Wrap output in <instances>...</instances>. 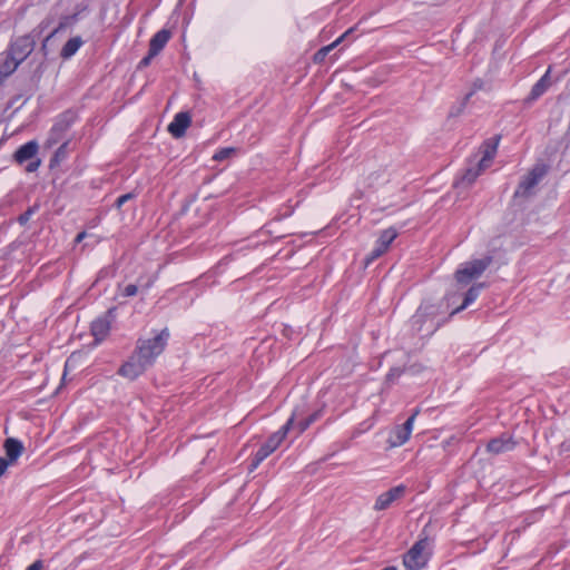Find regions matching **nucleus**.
Masks as SVG:
<instances>
[{"label":"nucleus","mask_w":570,"mask_h":570,"mask_svg":"<svg viewBox=\"0 0 570 570\" xmlns=\"http://www.w3.org/2000/svg\"><path fill=\"white\" fill-rule=\"evenodd\" d=\"M317 417V414H312L309 415L307 419L301 421L298 423V432L302 433L303 431H305Z\"/></svg>","instance_id":"29"},{"label":"nucleus","mask_w":570,"mask_h":570,"mask_svg":"<svg viewBox=\"0 0 570 570\" xmlns=\"http://www.w3.org/2000/svg\"><path fill=\"white\" fill-rule=\"evenodd\" d=\"M406 487L400 484L380 494L375 501L374 510L383 511L389 509L393 502L404 497Z\"/></svg>","instance_id":"12"},{"label":"nucleus","mask_w":570,"mask_h":570,"mask_svg":"<svg viewBox=\"0 0 570 570\" xmlns=\"http://www.w3.org/2000/svg\"><path fill=\"white\" fill-rule=\"evenodd\" d=\"M294 424V416L282 426V429L273 433L268 440L258 449L255 453L253 462L250 464V471L255 470L261 462H263L268 455H271L284 441L292 425Z\"/></svg>","instance_id":"4"},{"label":"nucleus","mask_w":570,"mask_h":570,"mask_svg":"<svg viewBox=\"0 0 570 570\" xmlns=\"http://www.w3.org/2000/svg\"><path fill=\"white\" fill-rule=\"evenodd\" d=\"M492 263L491 256H485L480 259L468 262L455 272V279L460 284H468L474 278H478Z\"/></svg>","instance_id":"6"},{"label":"nucleus","mask_w":570,"mask_h":570,"mask_svg":"<svg viewBox=\"0 0 570 570\" xmlns=\"http://www.w3.org/2000/svg\"><path fill=\"white\" fill-rule=\"evenodd\" d=\"M385 253L384 249H382L380 246H377L375 244L374 248L372 249V252L366 256L365 258V265H370L372 262H374L376 258H379L380 256H382L383 254Z\"/></svg>","instance_id":"25"},{"label":"nucleus","mask_w":570,"mask_h":570,"mask_svg":"<svg viewBox=\"0 0 570 570\" xmlns=\"http://www.w3.org/2000/svg\"><path fill=\"white\" fill-rule=\"evenodd\" d=\"M110 332V322L107 317L98 318L91 324V334L95 337V344L102 342Z\"/></svg>","instance_id":"17"},{"label":"nucleus","mask_w":570,"mask_h":570,"mask_svg":"<svg viewBox=\"0 0 570 570\" xmlns=\"http://www.w3.org/2000/svg\"><path fill=\"white\" fill-rule=\"evenodd\" d=\"M33 50V41L28 36L17 38L11 45L8 52L18 62H22Z\"/></svg>","instance_id":"11"},{"label":"nucleus","mask_w":570,"mask_h":570,"mask_svg":"<svg viewBox=\"0 0 570 570\" xmlns=\"http://www.w3.org/2000/svg\"><path fill=\"white\" fill-rule=\"evenodd\" d=\"M137 292H138L137 285L128 284L127 286H125L122 295L126 297H131V296H135L137 294Z\"/></svg>","instance_id":"32"},{"label":"nucleus","mask_w":570,"mask_h":570,"mask_svg":"<svg viewBox=\"0 0 570 570\" xmlns=\"http://www.w3.org/2000/svg\"><path fill=\"white\" fill-rule=\"evenodd\" d=\"M155 57L156 56H150V50H148V55L140 60L139 67H147Z\"/></svg>","instance_id":"35"},{"label":"nucleus","mask_w":570,"mask_h":570,"mask_svg":"<svg viewBox=\"0 0 570 570\" xmlns=\"http://www.w3.org/2000/svg\"><path fill=\"white\" fill-rule=\"evenodd\" d=\"M67 147L68 142H63L55 153L53 158L51 159V163H60L67 157Z\"/></svg>","instance_id":"26"},{"label":"nucleus","mask_w":570,"mask_h":570,"mask_svg":"<svg viewBox=\"0 0 570 570\" xmlns=\"http://www.w3.org/2000/svg\"><path fill=\"white\" fill-rule=\"evenodd\" d=\"M514 446L515 441L510 435L501 434L488 443L487 450L492 454H500L513 450Z\"/></svg>","instance_id":"14"},{"label":"nucleus","mask_w":570,"mask_h":570,"mask_svg":"<svg viewBox=\"0 0 570 570\" xmlns=\"http://www.w3.org/2000/svg\"><path fill=\"white\" fill-rule=\"evenodd\" d=\"M499 138L488 139L480 147V153L482 157L478 160H473V165L471 164L460 178L456 181V185L470 186L475 179L491 165L498 148Z\"/></svg>","instance_id":"1"},{"label":"nucleus","mask_w":570,"mask_h":570,"mask_svg":"<svg viewBox=\"0 0 570 570\" xmlns=\"http://www.w3.org/2000/svg\"><path fill=\"white\" fill-rule=\"evenodd\" d=\"M425 313L423 307H420L415 315L412 317L413 326L419 325L417 331L422 330V324L424 322Z\"/></svg>","instance_id":"27"},{"label":"nucleus","mask_w":570,"mask_h":570,"mask_svg":"<svg viewBox=\"0 0 570 570\" xmlns=\"http://www.w3.org/2000/svg\"><path fill=\"white\" fill-rule=\"evenodd\" d=\"M10 464L11 463L7 459L0 458V476L4 474Z\"/></svg>","instance_id":"34"},{"label":"nucleus","mask_w":570,"mask_h":570,"mask_svg":"<svg viewBox=\"0 0 570 570\" xmlns=\"http://www.w3.org/2000/svg\"><path fill=\"white\" fill-rule=\"evenodd\" d=\"M171 33L167 29H161L153 36L149 42L150 56H157L169 41Z\"/></svg>","instance_id":"15"},{"label":"nucleus","mask_w":570,"mask_h":570,"mask_svg":"<svg viewBox=\"0 0 570 570\" xmlns=\"http://www.w3.org/2000/svg\"><path fill=\"white\" fill-rule=\"evenodd\" d=\"M473 95V91L469 92L466 96H465V101L470 99V97Z\"/></svg>","instance_id":"39"},{"label":"nucleus","mask_w":570,"mask_h":570,"mask_svg":"<svg viewBox=\"0 0 570 570\" xmlns=\"http://www.w3.org/2000/svg\"><path fill=\"white\" fill-rule=\"evenodd\" d=\"M132 198H135V194H132V193H127V194H125V195L119 196V197L117 198V200H116V204H115V205H116V207L119 209V208H121V206H122L124 204H126L127 202L131 200Z\"/></svg>","instance_id":"31"},{"label":"nucleus","mask_w":570,"mask_h":570,"mask_svg":"<svg viewBox=\"0 0 570 570\" xmlns=\"http://www.w3.org/2000/svg\"><path fill=\"white\" fill-rule=\"evenodd\" d=\"M21 62L16 61L9 52H7L4 61L0 66V78H7L13 73Z\"/></svg>","instance_id":"22"},{"label":"nucleus","mask_w":570,"mask_h":570,"mask_svg":"<svg viewBox=\"0 0 570 570\" xmlns=\"http://www.w3.org/2000/svg\"><path fill=\"white\" fill-rule=\"evenodd\" d=\"M169 338L167 328L161 330L155 337L148 340H138L135 351L145 356L151 366L155 360L164 352Z\"/></svg>","instance_id":"3"},{"label":"nucleus","mask_w":570,"mask_h":570,"mask_svg":"<svg viewBox=\"0 0 570 570\" xmlns=\"http://www.w3.org/2000/svg\"><path fill=\"white\" fill-rule=\"evenodd\" d=\"M353 31V29H348L347 31H345L341 37H338L334 42H332L331 45L328 46H325L323 48H321L316 53H315V61H322L326 56L327 53L333 50L338 43H341L343 41L344 38H346L351 32Z\"/></svg>","instance_id":"23"},{"label":"nucleus","mask_w":570,"mask_h":570,"mask_svg":"<svg viewBox=\"0 0 570 570\" xmlns=\"http://www.w3.org/2000/svg\"><path fill=\"white\" fill-rule=\"evenodd\" d=\"M396 237L397 230L393 227H390L381 233L379 239L376 240V245L386 252L389 246Z\"/></svg>","instance_id":"21"},{"label":"nucleus","mask_w":570,"mask_h":570,"mask_svg":"<svg viewBox=\"0 0 570 570\" xmlns=\"http://www.w3.org/2000/svg\"><path fill=\"white\" fill-rule=\"evenodd\" d=\"M191 117L189 112L181 111L178 112L174 120L168 125V131L175 138H180L185 135L187 128L190 126Z\"/></svg>","instance_id":"13"},{"label":"nucleus","mask_w":570,"mask_h":570,"mask_svg":"<svg viewBox=\"0 0 570 570\" xmlns=\"http://www.w3.org/2000/svg\"><path fill=\"white\" fill-rule=\"evenodd\" d=\"M32 214H33V209L29 208L27 212H24L23 214H21L19 216V223L22 225L26 224L30 219Z\"/></svg>","instance_id":"33"},{"label":"nucleus","mask_w":570,"mask_h":570,"mask_svg":"<svg viewBox=\"0 0 570 570\" xmlns=\"http://www.w3.org/2000/svg\"><path fill=\"white\" fill-rule=\"evenodd\" d=\"M149 366L145 356L134 351L129 358L119 367L118 374L132 381L141 375Z\"/></svg>","instance_id":"7"},{"label":"nucleus","mask_w":570,"mask_h":570,"mask_svg":"<svg viewBox=\"0 0 570 570\" xmlns=\"http://www.w3.org/2000/svg\"><path fill=\"white\" fill-rule=\"evenodd\" d=\"M3 448L6 450V454L8 456V461L12 464L17 461V459L22 454L23 452V444L13 438H9L4 441Z\"/></svg>","instance_id":"18"},{"label":"nucleus","mask_w":570,"mask_h":570,"mask_svg":"<svg viewBox=\"0 0 570 570\" xmlns=\"http://www.w3.org/2000/svg\"><path fill=\"white\" fill-rule=\"evenodd\" d=\"M38 153V144L35 140L28 141L24 145L20 146L14 153V160L22 165L23 163L31 160L26 170L28 173L36 171L40 166V159H33Z\"/></svg>","instance_id":"9"},{"label":"nucleus","mask_w":570,"mask_h":570,"mask_svg":"<svg viewBox=\"0 0 570 570\" xmlns=\"http://www.w3.org/2000/svg\"><path fill=\"white\" fill-rule=\"evenodd\" d=\"M549 166L544 163H537L519 181L513 197L515 199H528L535 194L538 184L547 176Z\"/></svg>","instance_id":"2"},{"label":"nucleus","mask_w":570,"mask_h":570,"mask_svg":"<svg viewBox=\"0 0 570 570\" xmlns=\"http://www.w3.org/2000/svg\"><path fill=\"white\" fill-rule=\"evenodd\" d=\"M234 153L235 149L232 147L222 148L214 155L213 159L216 161H222L229 158Z\"/></svg>","instance_id":"24"},{"label":"nucleus","mask_w":570,"mask_h":570,"mask_svg":"<svg viewBox=\"0 0 570 570\" xmlns=\"http://www.w3.org/2000/svg\"><path fill=\"white\" fill-rule=\"evenodd\" d=\"M429 540L428 538L420 539L413 547L405 553L403 564L406 570H421L424 568L429 560Z\"/></svg>","instance_id":"5"},{"label":"nucleus","mask_w":570,"mask_h":570,"mask_svg":"<svg viewBox=\"0 0 570 570\" xmlns=\"http://www.w3.org/2000/svg\"><path fill=\"white\" fill-rule=\"evenodd\" d=\"M402 374V370L400 367H393L386 375V382L393 383L396 379H399Z\"/></svg>","instance_id":"30"},{"label":"nucleus","mask_w":570,"mask_h":570,"mask_svg":"<svg viewBox=\"0 0 570 570\" xmlns=\"http://www.w3.org/2000/svg\"><path fill=\"white\" fill-rule=\"evenodd\" d=\"M86 234L82 232V233H79L76 237V242L79 243L81 242L83 238H85Z\"/></svg>","instance_id":"37"},{"label":"nucleus","mask_w":570,"mask_h":570,"mask_svg":"<svg viewBox=\"0 0 570 570\" xmlns=\"http://www.w3.org/2000/svg\"><path fill=\"white\" fill-rule=\"evenodd\" d=\"M75 120V115L70 111L61 114L52 128L49 131V136L46 141L47 147H52L58 144L65 136L66 131L70 128Z\"/></svg>","instance_id":"8"},{"label":"nucleus","mask_w":570,"mask_h":570,"mask_svg":"<svg viewBox=\"0 0 570 570\" xmlns=\"http://www.w3.org/2000/svg\"><path fill=\"white\" fill-rule=\"evenodd\" d=\"M417 414L419 410H415L403 425H399L392 431L389 438V443L392 448L401 446L410 439L413 423Z\"/></svg>","instance_id":"10"},{"label":"nucleus","mask_w":570,"mask_h":570,"mask_svg":"<svg viewBox=\"0 0 570 570\" xmlns=\"http://www.w3.org/2000/svg\"><path fill=\"white\" fill-rule=\"evenodd\" d=\"M317 417V414H312L309 415L307 419L301 421L298 423V432L302 433L303 431H305Z\"/></svg>","instance_id":"28"},{"label":"nucleus","mask_w":570,"mask_h":570,"mask_svg":"<svg viewBox=\"0 0 570 570\" xmlns=\"http://www.w3.org/2000/svg\"><path fill=\"white\" fill-rule=\"evenodd\" d=\"M82 45V40L80 37H73V38H70L66 43L65 46L62 47L61 51H60V56L63 58V59H69L71 58L78 50L79 48L81 47Z\"/></svg>","instance_id":"20"},{"label":"nucleus","mask_w":570,"mask_h":570,"mask_svg":"<svg viewBox=\"0 0 570 570\" xmlns=\"http://www.w3.org/2000/svg\"><path fill=\"white\" fill-rule=\"evenodd\" d=\"M550 70H548L532 87L529 96L525 99L527 104H531L534 100H537L539 97H541L550 87Z\"/></svg>","instance_id":"16"},{"label":"nucleus","mask_w":570,"mask_h":570,"mask_svg":"<svg viewBox=\"0 0 570 570\" xmlns=\"http://www.w3.org/2000/svg\"><path fill=\"white\" fill-rule=\"evenodd\" d=\"M484 284L479 283L476 285H473L465 294L463 303L456 307L452 314H456L463 309H465L470 304H472L479 296L480 291L483 288Z\"/></svg>","instance_id":"19"},{"label":"nucleus","mask_w":570,"mask_h":570,"mask_svg":"<svg viewBox=\"0 0 570 570\" xmlns=\"http://www.w3.org/2000/svg\"><path fill=\"white\" fill-rule=\"evenodd\" d=\"M43 568V563L41 560L35 561L32 564H30L27 570H41Z\"/></svg>","instance_id":"36"},{"label":"nucleus","mask_w":570,"mask_h":570,"mask_svg":"<svg viewBox=\"0 0 570 570\" xmlns=\"http://www.w3.org/2000/svg\"><path fill=\"white\" fill-rule=\"evenodd\" d=\"M481 87H482V81L479 80V81L474 82V88L475 89H481Z\"/></svg>","instance_id":"38"}]
</instances>
